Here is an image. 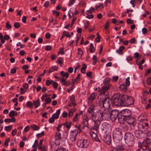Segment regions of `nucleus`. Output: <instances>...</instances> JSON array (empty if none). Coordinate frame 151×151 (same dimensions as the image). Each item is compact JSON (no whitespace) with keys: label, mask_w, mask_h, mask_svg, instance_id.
Instances as JSON below:
<instances>
[{"label":"nucleus","mask_w":151,"mask_h":151,"mask_svg":"<svg viewBox=\"0 0 151 151\" xmlns=\"http://www.w3.org/2000/svg\"><path fill=\"white\" fill-rule=\"evenodd\" d=\"M128 97L129 96L126 94H115L113 96V101L116 106H124Z\"/></svg>","instance_id":"1"},{"label":"nucleus","mask_w":151,"mask_h":151,"mask_svg":"<svg viewBox=\"0 0 151 151\" xmlns=\"http://www.w3.org/2000/svg\"><path fill=\"white\" fill-rule=\"evenodd\" d=\"M132 115L131 111L128 109H125L121 111L118 117L119 122L121 124H124L125 119H128Z\"/></svg>","instance_id":"2"},{"label":"nucleus","mask_w":151,"mask_h":151,"mask_svg":"<svg viewBox=\"0 0 151 151\" xmlns=\"http://www.w3.org/2000/svg\"><path fill=\"white\" fill-rule=\"evenodd\" d=\"M134 136L130 132L126 133L124 135V139L127 145L129 146H132L134 144Z\"/></svg>","instance_id":"3"},{"label":"nucleus","mask_w":151,"mask_h":151,"mask_svg":"<svg viewBox=\"0 0 151 151\" xmlns=\"http://www.w3.org/2000/svg\"><path fill=\"white\" fill-rule=\"evenodd\" d=\"M113 139L114 141L117 143L119 142L122 139V133L121 130L119 129L114 130L113 133Z\"/></svg>","instance_id":"4"},{"label":"nucleus","mask_w":151,"mask_h":151,"mask_svg":"<svg viewBox=\"0 0 151 151\" xmlns=\"http://www.w3.org/2000/svg\"><path fill=\"white\" fill-rule=\"evenodd\" d=\"M109 96L105 97V98L104 99V103L103 104V107L105 109H106L108 110L109 109L111 104L112 102L115 105L114 102L113 101V96H112L111 99H110L109 98Z\"/></svg>","instance_id":"5"},{"label":"nucleus","mask_w":151,"mask_h":151,"mask_svg":"<svg viewBox=\"0 0 151 151\" xmlns=\"http://www.w3.org/2000/svg\"><path fill=\"white\" fill-rule=\"evenodd\" d=\"M102 111L99 110L91 114L92 120H96L101 121L103 120L102 118Z\"/></svg>","instance_id":"6"},{"label":"nucleus","mask_w":151,"mask_h":151,"mask_svg":"<svg viewBox=\"0 0 151 151\" xmlns=\"http://www.w3.org/2000/svg\"><path fill=\"white\" fill-rule=\"evenodd\" d=\"M80 126H78L77 129H75L71 132V134L70 135V139L72 141H74L76 140V137L78 133H80L81 131L80 129Z\"/></svg>","instance_id":"7"},{"label":"nucleus","mask_w":151,"mask_h":151,"mask_svg":"<svg viewBox=\"0 0 151 151\" xmlns=\"http://www.w3.org/2000/svg\"><path fill=\"white\" fill-rule=\"evenodd\" d=\"M119 114L120 112L117 110H112L110 114V118L112 122H114L117 118L118 120Z\"/></svg>","instance_id":"8"},{"label":"nucleus","mask_w":151,"mask_h":151,"mask_svg":"<svg viewBox=\"0 0 151 151\" xmlns=\"http://www.w3.org/2000/svg\"><path fill=\"white\" fill-rule=\"evenodd\" d=\"M110 86L108 85L103 86L99 91L101 92L100 94L105 96H106V97L107 96H109V93L107 91L109 89Z\"/></svg>","instance_id":"9"},{"label":"nucleus","mask_w":151,"mask_h":151,"mask_svg":"<svg viewBox=\"0 0 151 151\" xmlns=\"http://www.w3.org/2000/svg\"><path fill=\"white\" fill-rule=\"evenodd\" d=\"M143 144L146 150L151 149V140L149 138H146L144 139L143 142Z\"/></svg>","instance_id":"10"},{"label":"nucleus","mask_w":151,"mask_h":151,"mask_svg":"<svg viewBox=\"0 0 151 151\" xmlns=\"http://www.w3.org/2000/svg\"><path fill=\"white\" fill-rule=\"evenodd\" d=\"M135 137L138 139H142L144 137L145 134L142 131H140L139 130H136L134 132Z\"/></svg>","instance_id":"11"},{"label":"nucleus","mask_w":151,"mask_h":151,"mask_svg":"<svg viewBox=\"0 0 151 151\" xmlns=\"http://www.w3.org/2000/svg\"><path fill=\"white\" fill-rule=\"evenodd\" d=\"M104 140L108 145H110L111 143V138L110 134H106L104 136Z\"/></svg>","instance_id":"12"},{"label":"nucleus","mask_w":151,"mask_h":151,"mask_svg":"<svg viewBox=\"0 0 151 151\" xmlns=\"http://www.w3.org/2000/svg\"><path fill=\"white\" fill-rule=\"evenodd\" d=\"M136 119L131 116L129 119H125V121H126L128 123L130 124H133V126H134L136 124Z\"/></svg>","instance_id":"13"},{"label":"nucleus","mask_w":151,"mask_h":151,"mask_svg":"<svg viewBox=\"0 0 151 151\" xmlns=\"http://www.w3.org/2000/svg\"><path fill=\"white\" fill-rule=\"evenodd\" d=\"M134 104V99L131 96H129L124 106H129Z\"/></svg>","instance_id":"14"},{"label":"nucleus","mask_w":151,"mask_h":151,"mask_svg":"<svg viewBox=\"0 0 151 151\" xmlns=\"http://www.w3.org/2000/svg\"><path fill=\"white\" fill-rule=\"evenodd\" d=\"M96 96L97 93H91L88 98L89 103L91 104L96 99Z\"/></svg>","instance_id":"15"},{"label":"nucleus","mask_w":151,"mask_h":151,"mask_svg":"<svg viewBox=\"0 0 151 151\" xmlns=\"http://www.w3.org/2000/svg\"><path fill=\"white\" fill-rule=\"evenodd\" d=\"M94 123V126L91 128V129L97 130L99 128L101 121L93 120Z\"/></svg>","instance_id":"16"},{"label":"nucleus","mask_w":151,"mask_h":151,"mask_svg":"<svg viewBox=\"0 0 151 151\" xmlns=\"http://www.w3.org/2000/svg\"><path fill=\"white\" fill-rule=\"evenodd\" d=\"M125 149V145H124L121 144L118 145L115 147H114V149L116 151H123Z\"/></svg>","instance_id":"17"},{"label":"nucleus","mask_w":151,"mask_h":151,"mask_svg":"<svg viewBox=\"0 0 151 151\" xmlns=\"http://www.w3.org/2000/svg\"><path fill=\"white\" fill-rule=\"evenodd\" d=\"M109 125L108 123L106 122H103L100 126V128L106 132L107 131L108 126Z\"/></svg>","instance_id":"18"},{"label":"nucleus","mask_w":151,"mask_h":151,"mask_svg":"<svg viewBox=\"0 0 151 151\" xmlns=\"http://www.w3.org/2000/svg\"><path fill=\"white\" fill-rule=\"evenodd\" d=\"M90 135L92 139L96 141H98L101 142L100 140L99 139L97 135L94 132H91L90 133Z\"/></svg>","instance_id":"19"},{"label":"nucleus","mask_w":151,"mask_h":151,"mask_svg":"<svg viewBox=\"0 0 151 151\" xmlns=\"http://www.w3.org/2000/svg\"><path fill=\"white\" fill-rule=\"evenodd\" d=\"M88 119L87 116L84 117L82 122V124L84 127H88Z\"/></svg>","instance_id":"20"},{"label":"nucleus","mask_w":151,"mask_h":151,"mask_svg":"<svg viewBox=\"0 0 151 151\" xmlns=\"http://www.w3.org/2000/svg\"><path fill=\"white\" fill-rule=\"evenodd\" d=\"M60 83L62 84V85H65L66 86H68L70 84V82L69 81V84L67 83L66 79H64L63 77H62L60 79Z\"/></svg>","instance_id":"21"},{"label":"nucleus","mask_w":151,"mask_h":151,"mask_svg":"<svg viewBox=\"0 0 151 151\" xmlns=\"http://www.w3.org/2000/svg\"><path fill=\"white\" fill-rule=\"evenodd\" d=\"M119 88L121 91L123 92H125L127 91V86L124 84L120 85Z\"/></svg>","instance_id":"22"},{"label":"nucleus","mask_w":151,"mask_h":151,"mask_svg":"<svg viewBox=\"0 0 151 151\" xmlns=\"http://www.w3.org/2000/svg\"><path fill=\"white\" fill-rule=\"evenodd\" d=\"M60 109L58 110L55 114H53L52 115V116L54 119H58L60 113Z\"/></svg>","instance_id":"23"},{"label":"nucleus","mask_w":151,"mask_h":151,"mask_svg":"<svg viewBox=\"0 0 151 151\" xmlns=\"http://www.w3.org/2000/svg\"><path fill=\"white\" fill-rule=\"evenodd\" d=\"M95 106L93 105H92L90 107L88 108V111L89 114H91L93 113H94V109Z\"/></svg>","instance_id":"24"},{"label":"nucleus","mask_w":151,"mask_h":151,"mask_svg":"<svg viewBox=\"0 0 151 151\" xmlns=\"http://www.w3.org/2000/svg\"><path fill=\"white\" fill-rule=\"evenodd\" d=\"M83 141L82 139H80L78 141L77 145L78 147L81 148L84 147Z\"/></svg>","instance_id":"25"},{"label":"nucleus","mask_w":151,"mask_h":151,"mask_svg":"<svg viewBox=\"0 0 151 151\" xmlns=\"http://www.w3.org/2000/svg\"><path fill=\"white\" fill-rule=\"evenodd\" d=\"M66 36L67 37H71L70 35L69 34V33L68 32L66 31H64L63 32L62 35L60 39V40H61L64 37Z\"/></svg>","instance_id":"26"},{"label":"nucleus","mask_w":151,"mask_h":151,"mask_svg":"<svg viewBox=\"0 0 151 151\" xmlns=\"http://www.w3.org/2000/svg\"><path fill=\"white\" fill-rule=\"evenodd\" d=\"M107 112V113L105 114V113H103L102 112V118L103 119L104 118V119H106V118H109V117H110V114L111 113H110V112L109 111H108V112Z\"/></svg>","instance_id":"27"},{"label":"nucleus","mask_w":151,"mask_h":151,"mask_svg":"<svg viewBox=\"0 0 151 151\" xmlns=\"http://www.w3.org/2000/svg\"><path fill=\"white\" fill-rule=\"evenodd\" d=\"M58 67L56 66H51L50 68L49 69V73H51L53 72L54 70L57 71L58 70Z\"/></svg>","instance_id":"28"},{"label":"nucleus","mask_w":151,"mask_h":151,"mask_svg":"<svg viewBox=\"0 0 151 151\" xmlns=\"http://www.w3.org/2000/svg\"><path fill=\"white\" fill-rule=\"evenodd\" d=\"M83 142V145L84 148L86 147L89 145V141L88 139H82Z\"/></svg>","instance_id":"29"},{"label":"nucleus","mask_w":151,"mask_h":151,"mask_svg":"<svg viewBox=\"0 0 151 151\" xmlns=\"http://www.w3.org/2000/svg\"><path fill=\"white\" fill-rule=\"evenodd\" d=\"M17 115V112L15 111H12L10 112L9 113V115L10 117H13Z\"/></svg>","instance_id":"30"},{"label":"nucleus","mask_w":151,"mask_h":151,"mask_svg":"<svg viewBox=\"0 0 151 151\" xmlns=\"http://www.w3.org/2000/svg\"><path fill=\"white\" fill-rule=\"evenodd\" d=\"M125 47L123 46H121L118 50H116V52L119 54L122 55L123 53L122 51L125 49Z\"/></svg>","instance_id":"31"},{"label":"nucleus","mask_w":151,"mask_h":151,"mask_svg":"<svg viewBox=\"0 0 151 151\" xmlns=\"http://www.w3.org/2000/svg\"><path fill=\"white\" fill-rule=\"evenodd\" d=\"M33 104L35 105V108H37L40 105L39 99H38L36 101H34L33 102Z\"/></svg>","instance_id":"32"},{"label":"nucleus","mask_w":151,"mask_h":151,"mask_svg":"<svg viewBox=\"0 0 151 151\" xmlns=\"http://www.w3.org/2000/svg\"><path fill=\"white\" fill-rule=\"evenodd\" d=\"M56 63H58L59 64L61 65L63 63V59L62 57H59Z\"/></svg>","instance_id":"33"},{"label":"nucleus","mask_w":151,"mask_h":151,"mask_svg":"<svg viewBox=\"0 0 151 151\" xmlns=\"http://www.w3.org/2000/svg\"><path fill=\"white\" fill-rule=\"evenodd\" d=\"M71 124V122H67L65 124H63V125L64 127H65L68 129V130L69 129L70 127V125Z\"/></svg>","instance_id":"34"},{"label":"nucleus","mask_w":151,"mask_h":151,"mask_svg":"<svg viewBox=\"0 0 151 151\" xmlns=\"http://www.w3.org/2000/svg\"><path fill=\"white\" fill-rule=\"evenodd\" d=\"M92 59H93L92 64L93 65H95L97 61L98 58L95 55H94L93 56Z\"/></svg>","instance_id":"35"},{"label":"nucleus","mask_w":151,"mask_h":151,"mask_svg":"<svg viewBox=\"0 0 151 151\" xmlns=\"http://www.w3.org/2000/svg\"><path fill=\"white\" fill-rule=\"evenodd\" d=\"M61 138V134L60 133H56L55 135V140L56 141L58 140Z\"/></svg>","instance_id":"36"},{"label":"nucleus","mask_w":151,"mask_h":151,"mask_svg":"<svg viewBox=\"0 0 151 151\" xmlns=\"http://www.w3.org/2000/svg\"><path fill=\"white\" fill-rule=\"evenodd\" d=\"M70 100L71 101L72 104L74 106H75L76 105V104H75L74 101H75V96L74 95H72L70 97Z\"/></svg>","instance_id":"37"},{"label":"nucleus","mask_w":151,"mask_h":151,"mask_svg":"<svg viewBox=\"0 0 151 151\" xmlns=\"http://www.w3.org/2000/svg\"><path fill=\"white\" fill-rule=\"evenodd\" d=\"M30 127L32 129L35 130H38L40 129L39 126H36L35 124L31 125Z\"/></svg>","instance_id":"38"},{"label":"nucleus","mask_w":151,"mask_h":151,"mask_svg":"<svg viewBox=\"0 0 151 151\" xmlns=\"http://www.w3.org/2000/svg\"><path fill=\"white\" fill-rule=\"evenodd\" d=\"M90 52L91 53H93L95 51V49L92 43H91L90 44V47L89 49Z\"/></svg>","instance_id":"39"},{"label":"nucleus","mask_w":151,"mask_h":151,"mask_svg":"<svg viewBox=\"0 0 151 151\" xmlns=\"http://www.w3.org/2000/svg\"><path fill=\"white\" fill-rule=\"evenodd\" d=\"M10 141V139L9 138H7L4 142V146L5 147H7L8 146V143Z\"/></svg>","instance_id":"40"},{"label":"nucleus","mask_w":151,"mask_h":151,"mask_svg":"<svg viewBox=\"0 0 151 151\" xmlns=\"http://www.w3.org/2000/svg\"><path fill=\"white\" fill-rule=\"evenodd\" d=\"M69 74L67 72H66L64 74H63L62 75V77H63L64 79H67L68 77H69Z\"/></svg>","instance_id":"41"},{"label":"nucleus","mask_w":151,"mask_h":151,"mask_svg":"<svg viewBox=\"0 0 151 151\" xmlns=\"http://www.w3.org/2000/svg\"><path fill=\"white\" fill-rule=\"evenodd\" d=\"M27 105L28 107L30 108L31 109H32L33 108V107H32L33 104L30 101H28L27 102Z\"/></svg>","instance_id":"42"},{"label":"nucleus","mask_w":151,"mask_h":151,"mask_svg":"<svg viewBox=\"0 0 151 151\" xmlns=\"http://www.w3.org/2000/svg\"><path fill=\"white\" fill-rule=\"evenodd\" d=\"M14 27L15 28L18 29L20 27V24L18 22H15L14 24Z\"/></svg>","instance_id":"43"},{"label":"nucleus","mask_w":151,"mask_h":151,"mask_svg":"<svg viewBox=\"0 0 151 151\" xmlns=\"http://www.w3.org/2000/svg\"><path fill=\"white\" fill-rule=\"evenodd\" d=\"M12 128V125H11L9 126H6L5 127V130L6 131H10Z\"/></svg>","instance_id":"44"},{"label":"nucleus","mask_w":151,"mask_h":151,"mask_svg":"<svg viewBox=\"0 0 151 151\" xmlns=\"http://www.w3.org/2000/svg\"><path fill=\"white\" fill-rule=\"evenodd\" d=\"M83 53V52L82 50L80 48H79L78 49V55H81L80 57H81V58Z\"/></svg>","instance_id":"45"},{"label":"nucleus","mask_w":151,"mask_h":151,"mask_svg":"<svg viewBox=\"0 0 151 151\" xmlns=\"http://www.w3.org/2000/svg\"><path fill=\"white\" fill-rule=\"evenodd\" d=\"M110 81V78H107L105 79L104 83L105 84H108L109 83Z\"/></svg>","instance_id":"46"},{"label":"nucleus","mask_w":151,"mask_h":151,"mask_svg":"<svg viewBox=\"0 0 151 151\" xmlns=\"http://www.w3.org/2000/svg\"><path fill=\"white\" fill-rule=\"evenodd\" d=\"M45 101L47 104H49L50 103L51 101V99L50 98L48 97L45 99Z\"/></svg>","instance_id":"47"},{"label":"nucleus","mask_w":151,"mask_h":151,"mask_svg":"<svg viewBox=\"0 0 151 151\" xmlns=\"http://www.w3.org/2000/svg\"><path fill=\"white\" fill-rule=\"evenodd\" d=\"M129 78L128 77L126 79V86H129L130 85V81H129Z\"/></svg>","instance_id":"48"},{"label":"nucleus","mask_w":151,"mask_h":151,"mask_svg":"<svg viewBox=\"0 0 151 151\" xmlns=\"http://www.w3.org/2000/svg\"><path fill=\"white\" fill-rule=\"evenodd\" d=\"M75 0H70L69 3L68 4V5L69 6H71L73 5L75 2Z\"/></svg>","instance_id":"49"},{"label":"nucleus","mask_w":151,"mask_h":151,"mask_svg":"<svg viewBox=\"0 0 151 151\" xmlns=\"http://www.w3.org/2000/svg\"><path fill=\"white\" fill-rule=\"evenodd\" d=\"M147 83L148 85H150L151 84V77H149L147 80Z\"/></svg>","instance_id":"50"},{"label":"nucleus","mask_w":151,"mask_h":151,"mask_svg":"<svg viewBox=\"0 0 151 151\" xmlns=\"http://www.w3.org/2000/svg\"><path fill=\"white\" fill-rule=\"evenodd\" d=\"M118 76H114L112 78V81L114 82L118 80Z\"/></svg>","instance_id":"51"},{"label":"nucleus","mask_w":151,"mask_h":151,"mask_svg":"<svg viewBox=\"0 0 151 151\" xmlns=\"http://www.w3.org/2000/svg\"><path fill=\"white\" fill-rule=\"evenodd\" d=\"M23 87L24 88L27 89L28 88L29 86L27 83H24L23 85Z\"/></svg>","instance_id":"52"},{"label":"nucleus","mask_w":151,"mask_h":151,"mask_svg":"<svg viewBox=\"0 0 151 151\" xmlns=\"http://www.w3.org/2000/svg\"><path fill=\"white\" fill-rule=\"evenodd\" d=\"M11 26L8 22H7L6 24V27L8 29H10L11 28Z\"/></svg>","instance_id":"53"},{"label":"nucleus","mask_w":151,"mask_h":151,"mask_svg":"<svg viewBox=\"0 0 151 151\" xmlns=\"http://www.w3.org/2000/svg\"><path fill=\"white\" fill-rule=\"evenodd\" d=\"M52 47L50 45L46 46L45 47V49L47 51H49L51 50Z\"/></svg>","instance_id":"54"},{"label":"nucleus","mask_w":151,"mask_h":151,"mask_svg":"<svg viewBox=\"0 0 151 151\" xmlns=\"http://www.w3.org/2000/svg\"><path fill=\"white\" fill-rule=\"evenodd\" d=\"M64 47H63L60 50V51L58 52V53H60L62 55H64L65 54V52L63 51Z\"/></svg>","instance_id":"55"},{"label":"nucleus","mask_w":151,"mask_h":151,"mask_svg":"<svg viewBox=\"0 0 151 151\" xmlns=\"http://www.w3.org/2000/svg\"><path fill=\"white\" fill-rule=\"evenodd\" d=\"M109 26V22H107L104 25L105 28L106 29H107Z\"/></svg>","instance_id":"56"},{"label":"nucleus","mask_w":151,"mask_h":151,"mask_svg":"<svg viewBox=\"0 0 151 151\" xmlns=\"http://www.w3.org/2000/svg\"><path fill=\"white\" fill-rule=\"evenodd\" d=\"M52 13L53 14H55L56 16L57 17H58V16H59L60 14L59 12H58L55 10H53L52 11Z\"/></svg>","instance_id":"57"},{"label":"nucleus","mask_w":151,"mask_h":151,"mask_svg":"<svg viewBox=\"0 0 151 151\" xmlns=\"http://www.w3.org/2000/svg\"><path fill=\"white\" fill-rule=\"evenodd\" d=\"M55 119L52 116L49 119V121L50 123H52L54 122Z\"/></svg>","instance_id":"58"},{"label":"nucleus","mask_w":151,"mask_h":151,"mask_svg":"<svg viewBox=\"0 0 151 151\" xmlns=\"http://www.w3.org/2000/svg\"><path fill=\"white\" fill-rule=\"evenodd\" d=\"M16 68H14L12 69H11V70L10 72L12 74H14L16 73Z\"/></svg>","instance_id":"59"},{"label":"nucleus","mask_w":151,"mask_h":151,"mask_svg":"<svg viewBox=\"0 0 151 151\" xmlns=\"http://www.w3.org/2000/svg\"><path fill=\"white\" fill-rule=\"evenodd\" d=\"M76 17H73V19L71 22V24L70 25V27H72L73 24H74V22H75V21L76 20Z\"/></svg>","instance_id":"60"},{"label":"nucleus","mask_w":151,"mask_h":151,"mask_svg":"<svg viewBox=\"0 0 151 151\" xmlns=\"http://www.w3.org/2000/svg\"><path fill=\"white\" fill-rule=\"evenodd\" d=\"M58 85V83L56 82H54L53 84V86L55 89H57Z\"/></svg>","instance_id":"61"},{"label":"nucleus","mask_w":151,"mask_h":151,"mask_svg":"<svg viewBox=\"0 0 151 151\" xmlns=\"http://www.w3.org/2000/svg\"><path fill=\"white\" fill-rule=\"evenodd\" d=\"M135 41H136V40H135V38H132L129 41L130 42L131 44L134 43L135 42Z\"/></svg>","instance_id":"62"},{"label":"nucleus","mask_w":151,"mask_h":151,"mask_svg":"<svg viewBox=\"0 0 151 151\" xmlns=\"http://www.w3.org/2000/svg\"><path fill=\"white\" fill-rule=\"evenodd\" d=\"M17 129H15L12 131V134L13 136H14L17 133Z\"/></svg>","instance_id":"63"},{"label":"nucleus","mask_w":151,"mask_h":151,"mask_svg":"<svg viewBox=\"0 0 151 151\" xmlns=\"http://www.w3.org/2000/svg\"><path fill=\"white\" fill-rule=\"evenodd\" d=\"M147 137H149L150 138H151V131L148 132L146 134Z\"/></svg>","instance_id":"64"}]
</instances>
